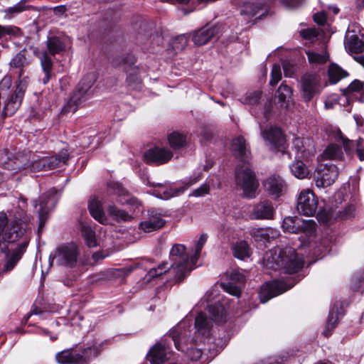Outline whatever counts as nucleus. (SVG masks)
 <instances>
[{
	"mask_svg": "<svg viewBox=\"0 0 364 364\" xmlns=\"http://www.w3.org/2000/svg\"><path fill=\"white\" fill-rule=\"evenodd\" d=\"M275 213L271 201L264 200L257 203L252 209V215L257 220L272 219Z\"/></svg>",
	"mask_w": 364,
	"mask_h": 364,
	"instance_id": "29",
	"label": "nucleus"
},
{
	"mask_svg": "<svg viewBox=\"0 0 364 364\" xmlns=\"http://www.w3.org/2000/svg\"><path fill=\"white\" fill-rule=\"evenodd\" d=\"M336 138L339 139L342 143L346 152L348 154L351 153L353 149H355L358 157L360 161L364 160V139L359 138L356 141H350L343 137L340 130L337 131V136Z\"/></svg>",
	"mask_w": 364,
	"mask_h": 364,
	"instance_id": "28",
	"label": "nucleus"
},
{
	"mask_svg": "<svg viewBox=\"0 0 364 364\" xmlns=\"http://www.w3.org/2000/svg\"><path fill=\"white\" fill-rule=\"evenodd\" d=\"M46 47L49 54L51 55L59 54L65 48L63 41L58 37L55 36L48 38Z\"/></svg>",
	"mask_w": 364,
	"mask_h": 364,
	"instance_id": "41",
	"label": "nucleus"
},
{
	"mask_svg": "<svg viewBox=\"0 0 364 364\" xmlns=\"http://www.w3.org/2000/svg\"><path fill=\"white\" fill-rule=\"evenodd\" d=\"M55 191L53 190L50 191L48 193H44L41 196L38 198V203L37 200H34L35 207L39 205L38 218L40 222V226L43 225L44 223L47 219V215L54 207L56 199L55 198Z\"/></svg>",
	"mask_w": 364,
	"mask_h": 364,
	"instance_id": "16",
	"label": "nucleus"
},
{
	"mask_svg": "<svg viewBox=\"0 0 364 364\" xmlns=\"http://www.w3.org/2000/svg\"><path fill=\"white\" fill-rule=\"evenodd\" d=\"M296 161L290 166L292 174L298 178H305L309 175V171L301 159H296Z\"/></svg>",
	"mask_w": 364,
	"mask_h": 364,
	"instance_id": "45",
	"label": "nucleus"
},
{
	"mask_svg": "<svg viewBox=\"0 0 364 364\" xmlns=\"http://www.w3.org/2000/svg\"><path fill=\"white\" fill-rule=\"evenodd\" d=\"M188 43V36L186 34H182L176 37L172 41V46L176 52L182 50Z\"/></svg>",
	"mask_w": 364,
	"mask_h": 364,
	"instance_id": "52",
	"label": "nucleus"
},
{
	"mask_svg": "<svg viewBox=\"0 0 364 364\" xmlns=\"http://www.w3.org/2000/svg\"><path fill=\"white\" fill-rule=\"evenodd\" d=\"M233 255L240 259H245L250 256V249L245 241H240L232 246Z\"/></svg>",
	"mask_w": 364,
	"mask_h": 364,
	"instance_id": "44",
	"label": "nucleus"
},
{
	"mask_svg": "<svg viewBox=\"0 0 364 364\" xmlns=\"http://www.w3.org/2000/svg\"><path fill=\"white\" fill-rule=\"evenodd\" d=\"M314 21L318 25H324L326 21V14L325 12L321 11L316 13L314 15Z\"/></svg>",
	"mask_w": 364,
	"mask_h": 364,
	"instance_id": "60",
	"label": "nucleus"
},
{
	"mask_svg": "<svg viewBox=\"0 0 364 364\" xmlns=\"http://www.w3.org/2000/svg\"><path fill=\"white\" fill-rule=\"evenodd\" d=\"M339 172L336 165L333 164H321L317 168V174L315 176V183L318 188H324L331 186L335 182Z\"/></svg>",
	"mask_w": 364,
	"mask_h": 364,
	"instance_id": "14",
	"label": "nucleus"
},
{
	"mask_svg": "<svg viewBox=\"0 0 364 364\" xmlns=\"http://www.w3.org/2000/svg\"><path fill=\"white\" fill-rule=\"evenodd\" d=\"M208 239V235L205 233H203L200 235V238L198 239L196 247H195V252L192 255V262H197L198 258L200 257V252L203 249V245L206 242Z\"/></svg>",
	"mask_w": 364,
	"mask_h": 364,
	"instance_id": "53",
	"label": "nucleus"
},
{
	"mask_svg": "<svg viewBox=\"0 0 364 364\" xmlns=\"http://www.w3.org/2000/svg\"><path fill=\"white\" fill-rule=\"evenodd\" d=\"M283 70L286 77H291L294 71L293 65L288 62L283 63Z\"/></svg>",
	"mask_w": 364,
	"mask_h": 364,
	"instance_id": "61",
	"label": "nucleus"
},
{
	"mask_svg": "<svg viewBox=\"0 0 364 364\" xmlns=\"http://www.w3.org/2000/svg\"><path fill=\"white\" fill-rule=\"evenodd\" d=\"M135 63V58L131 54H128L125 56L119 57V58L113 61L114 66H124V69L127 73V81L129 86H132L134 89H138L140 87L141 80L138 76L136 70L134 68V72L131 73L130 70H127V67H130Z\"/></svg>",
	"mask_w": 364,
	"mask_h": 364,
	"instance_id": "17",
	"label": "nucleus"
},
{
	"mask_svg": "<svg viewBox=\"0 0 364 364\" xmlns=\"http://www.w3.org/2000/svg\"><path fill=\"white\" fill-rule=\"evenodd\" d=\"M235 181L237 186L243 191V196L247 198H254L259 183L252 170L247 166L237 167L235 171Z\"/></svg>",
	"mask_w": 364,
	"mask_h": 364,
	"instance_id": "6",
	"label": "nucleus"
},
{
	"mask_svg": "<svg viewBox=\"0 0 364 364\" xmlns=\"http://www.w3.org/2000/svg\"><path fill=\"white\" fill-rule=\"evenodd\" d=\"M339 318V311L338 305L333 306L330 311L328 317L326 329L323 331V334L326 337H328L332 331L336 328L337 324V321Z\"/></svg>",
	"mask_w": 364,
	"mask_h": 364,
	"instance_id": "38",
	"label": "nucleus"
},
{
	"mask_svg": "<svg viewBox=\"0 0 364 364\" xmlns=\"http://www.w3.org/2000/svg\"><path fill=\"white\" fill-rule=\"evenodd\" d=\"M354 282L353 289L358 291L361 289H364V272H360L355 275L353 278Z\"/></svg>",
	"mask_w": 364,
	"mask_h": 364,
	"instance_id": "56",
	"label": "nucleus"
},
{
	"mask_svg": "<svg viewBox=\"0 0 364 364\" xmlns=\"http://www.w3.org/2000/svg\"><path fill=\"white\" fill-rule=\"evenodd\" d=\"M321 90L320 77L316 74H305L301 79V90L305 102H309Z\"/></svg>",
	"mask_w": 364,
	"mask_h": 364,
	"instance_id": "15",
	"label": "nucleus"
},
{
	"mask_svg": "<svg viewBox=\"0 0 364 364\" xmlns=\"http://www.w3.org/2000/svg\"><path fill=\"white\" fill-rule=\"evenodd\" d=\"M281 78H282L281 67L278 64H274L272 66L269 84L271 85L274 86L279 82V81L281 80Z\"/></svg>",
	"mask_w": 364,
	"mask_h": 364,
	"instance_id": "54",
	"label": "nucleus"
},
{
	"mask_svg": "<svg viewBox=\"0 0 364 364\" xmlns=\"http://www.w3.org/2000/svg\"><path fill=\"white\" fill-rule=\"evenodd\" d=\"M355 208L353 205H348L342 212H340L339 217L341 220H348L354 215Z\"/></svg>",
	"mask_w": 364,
	"mask_h": 364,
	"instance_id": "58",
	"label": "nucleus"
},
{
	"mask_svg": "<svg viewBox=\"0 0 364 364\" xmlns=\"http://www.w3.org/2000/svg\"><path fill=\"white\" fill-rule=\"evenodd\" d=\"M81 232L85 244L89 247H95L97 246L95 232L90 226L82 224L81 226Z\"/></svg>",
	"mask_w": 364,
	"mask_h": 364,
	"instance_id": "46",
	"label": "nucleus"
},
{
	"mask_svg": "<svg viewBox=\"0 0 364 364\" xmlns=\"http://www.w3.org/2000/svg\"><path fill=\"white\" fill-rule=\"evenodd\" d=\"M226 277L228 281L220 284L222 289L231 295L240 296L241 286L245 280V271L239 268L230 269L227 271Z\"/></svg>",
	"mask_w": 364,
	"mask_h": 364,
	"instance_id": "12",
	"label": "nucleus"
},
{
	"mask_svg": "<svg viewBox=\"0 0 364 364\" xmlns=\"http://www.w3.org/2000/svg\"><path fill=\"white\" fill-rule=\"evenodd\" d=\"M326 251H328L326 247H317L313 250L312 255L314 257H316V258H321L323 257L322 254H324Z\"/></svg>",
	"mask_w": 364,
	"mask_h": 364,
	"instance_id": "62",
	"label": "nucleus"
},
{
	"mask_svg": "<svg viewBox=\"0 0 364 364\" xmlns=\"http://www.w3.org/2000/svg\"><path fill=\"white\" fill-rule=\"evenodd\" d=\"M292 144L296 159H306L315 153L313 141L311 139L296 137L293 140Z\"/></svg>",
	"mask_w": 364,
	"mask_h": 364,
	"instance_id": "23",
	"label": "nucleus"
},
{
	"mask_svg": "<svg viewBox=\"0 0 364 364\" xmlns=\"http://www.w3.org/2000/svg\"><path fill=\"white\" fill-rule=\"evenodd\" d=\"M173 156V153L165 147H154L147 150L144 154V159L149 163L162 164L168 162Z\"/></svg>",
	"mask_w": 364,
	"mask_h": 364,
	"instance_id": "24",
	"label": "nucleus"
},
{
	"mask_svg": "<svg viewBox=\"0 0 364 364\" xmlns=\"http://www.w3.org/2000/svg\"><path fill=\"white\" fill-rule=\"evenodd\" d=\"M343 156L342 148L336 144H330L321 154L323 159L329 160H341Z\"/></svg>",
	"mask_w": 364,
	"mask_h": 364,
	"instance_id": "39",
	"label": "nucleus"
},
{
	"mask_svg": "<svg viewBox=\"0 0 364 364\" xmlns=\"http://www.w3.org/2000/svg\"><path fill=\"white\" fill-rule=\"evenodd\" d=\"M21 33V30L14 26H1L0 25V39L7 36H18Z\"/></svg>",
	"mask_w": 364,
	"mask_h": 364,
	"instance_id": "51",
	"label": "nucleus"
},
{
	"mask_svg": "<svg viewBox=\"0 0 364 364\" xmlns=\"http://www.w3.org/2000/svg\"><path fill=\"white\" fill-rule=\"evenodd\" d=\"M231 149L235 156L242 161H247L250 155V151L246 144L245 139L239 136L232 139Z\"/></svg>",
	"mask_w": 364,
	"mask_h": 364,
	"instance_id": "31",
	"label": "nucleus"
},
{
	"mask_svg": "<svg viewBox=\"0 0 364 364\" xmlns=\"http://www.w3.org/2000/svg\"><path fill=\"white\" fill-rule=\"evenodd\" d=\"M329 81L331 84L337 83L341 79L346 77L348 73L335 63H331L328 70Z\"/></svg>",
	"mask_w": 364,
	"mask_h": 364,
	"instance_id": "43",
	"label": "nucleus"
},
{
	"mask_svg": "<svg viewBox=\"0 0 364 364\" xmlns=\"http://www.w3.org/2000/svg\"><path fill=\"white\" fill-rule=\"evenodd\" d=\"M284 232L298 234L305 233L306 235H312L316 229V223L314 220H304L297 216L286 217L282 223Z\"/></svg>",
	"mask_w": 364,
	"mask_h": 364,
	"instance_id": "10",
	"label": "nucleus"
},
{
	"mask_svg": "<svg viewBox=\"0 0 364 364\" xmlns=\"http://www.w3.org/2000/svg\"><path fill=\"white\" fill-rule=\"evenodd\" d=\"M309 61L316 65L323 64L328 60V55L326 51L317 53L314 51H306Z\"/></svg>",
	"mask_w": 364,
	"mask_h": 364,
	"instance_id": "49",
	"label": "nucleus"
},
{
	"mask_svg": "<svg viewBox=\"0 0 364 364\" xmlns=\"http://www.w3.org/2000/svg\"><path fill=\"white\" fill-rule=\"evenodd\" d=\"M293 287H287L286 284L282 281L274 280L267 282L262 287L259 292L260 301L266 303L272 297L282 294Z\"/></svg>",
	"mask_w": 364,
	"mask_h": 364,
	"instance_id": "18",
	"label": "nucleus"
},
{
	"mask_svg": "<svg viewBox=\"0 0 364 364\" xmlns=\"http://www.w3.org/2000/svg\"><path fill=\"white\" fill-rule=\"evenodd\" d=\"M252 235L255 237H261L264 240H267L268 234L267 230L264 229H259L257 230H253L251 232Z\"/></svg>",
	"mask_w": 364,
	"mask_h": 364,
	"instance_id": "63",
	"label": "nucleus"
},
{
	"mask_svg": "<svg viewBox=\"0 0 364 364\" xmlns=\"http://www.w3.org/2000/svg\"><path fill=\"white\" fill-rule=\"evenodd\" d=\"M263 186L269 196L274 198H277L285 191L286 183L279 176L272 175L264 181Z\"/></svg>",
	"mask_w": 364,
	"mask_h": 364,
	"instance_id": "26",
	"label": "nucleus"
},
{
	"mask_svg": "<svg viewBox=\"0 0 364 364\" xmlns=\"http://www.w3.org/2000/svg\"><path fill=\"white\" fill-rule=\"evenodd\" d=\"M219 33V28L217 26H205L194 31L192 34V41L197 46H203L210 41Z\"/></svg>",
	"mask_w": 364,
	"mask_h": 364,
	"instance_id": "25",
	"label": "nucleus"
},
{
	"mask_svg": "<svg viewBox=\"0 0 364 364\" xmlns=\"http://www.w3.org/2000/svg\"><path fill=\"white\" fill-rule=\"evenodd\" d=\"M262 136L269 143L272 149L282 151L284 154L286 140L280 128L274 126L270 127L262 132Z\"/></svg>",
	"mask_w": 364,
	"mask_h": 364,
	"instance_id": "19",
	"label": "nucleus"
},
{
	"mask_svg": "<svg viewBox=\"0 0 364 364\" xmlns=\"http://www.w3.org/2000/svg\"><path fill=\"white\" fill-rule=\"evenodd\" d=\"M275 260L276 267L273 265L272 268L283 269L285 273L293 274L297 272L304 266L303 257L297 254L292 247H286L282 250Z\"/></svg>",
	"mask_w": 364,
	"mask_h": 364,
	"instance_id": "4",
	"label": "nucleus"
},
{
	"mask_svg": "<svg viewBox=\"0 0 364 364\" xmlns=\"http://www.w3.org/2000/svg\"><path fill=\"white\" fill-rule=\"evenodd\" d=\"M26 205V199H21L18 206L10 212V218L5 213H0L1 252H6L9 250V245L18 241L27 232L31 217L23 209Z\"/></svg>",
	"mask_w": 364,
	"mask_h": 364,
	"instance_id": "2",
	"label": "nucleus"
},
{
	"mask_svg": "<svg viewBox=\"0 0 364 364\" xmlns=\"http://www.w3.org/2000/svg\"><path fill=\"white\" fill-rule=\"evenodd\" d=\"M300 34L302 38L312 41L317 37L318 32L316 29L307 28L301 31Z\"/></svg>",
	"mask_w": 364,
	"mask_h": 364,
	"instance_id": "59",
	"label": "nucleus"
},
{
	"mask_svg": "<svg viewBox=\"0 0 364 364\" xmlns=\"http://www.w3.org/2000/svg\"><path fill=\"white\" fill-rule=\"evenodd\" d=\"M212 321L208 318L205 313L200 312L195 319V328L196 332L203 336H208L212 328Z\"/></svg>",
	"mask_w": 364,
	"mask_h": 364,
	"instance_id": "35",
	"label": "nucleus"
},
{
	"mask_svg": "<svg viewBox=\"0 0 364 364\" xmlns=\"http://www.w3.org/2000/svg\"><path fill=\"white\" fill-rule=\"evenodd\" d=\"M186 141V136L178 132H173L168 136L169 144L174 149H178L185 146Z\"/></svg>",
	"mask_w": 364,
	"mask_h": 364,
	"instance_id": "48",
	"label": "nucleus"
},
{
	"mask_svg": "<svg viewBox=\"0 0 364 364\" xmlns=\"http://www.w3.org/2000/svg\"><path fill=\"white\" fill-rule=\"evenodd\" d=\"M107 211L110 216H112L117 222H127L132 219V217L126 211L119 209L114 205H109Z\"/></svg>",
	"mask_w": 364,
	"mask_h": 364,
	"instance_id": "47",
	"label": "nucleus"
},
{
	"mask_svg": "<svg viewBox=\"0 0 364 364\" xmlns=\"http://www.w3.org/2000/svg\"><path fill=\"white\" fill-rule=\"evenodd\" d=\"M209 313L216 323H224L226 321V312L220 303H215L208 306Z\"/></svg>",
	"mask_w": 364,
	"mask_h": 364,
	"instance_id": "40",
	"label": "nucleus"
},
{
	"mask_svg": "<svg viewBox=\"0 0 364 364\" xmlns=\"http://www.w3.org/2000/svg\"><path fill=\"white\" fill-rule=\"evenodd\" d=\"M10 66L14 68H19L20 70L18 72V78L19 81L23 78H26V80L28 82V77H23V68L27 66L29 64V60L27 59L26 56V50H22L18 52L10 61Z\"/></svg>",
	"mask_w": 364,
	"mask_h": 364,
	"instance_id": "36",
	"label": "nucleus"
},
{
	"mask_svg": "<svg viewBox=\"0 0 364 364\" xmlns=\"http://www.w3.org/2000/svg\"><path fill=\"white\" fill-rule=\"evenodd\" d=\"M99 354L98 347L95 346L84 348L82 353H73L70 350L58 353L55 359L59 364H87L92 357Z\"/></svg>",
	"mask_w": 364,
	"mask_h": 364,
	"instance_id": "8",
	"label": "nucleus"
},
{
	"mask_svg": "<svg viewBox=\"0 0 364 364\" xmlns=\"http://www.w3.org/2000/svg\"><path fill=\"white\" fill-rule=\"evenodd\" d=\"M318 208V199L312 191L302 190L298 197L296 210L299 213L305 216L314 215Z\"/></svg>",
	"mask_w": 364,
	"mask_h": 364,
	"instance_id": "13",
	"label": "nucleus"
},
{
	"mask_svg": "<svg viewBox=\"0 0 364 364\" xmlns=\"http://www.w3.org/2000/svg\"><path fill=\"white\" fill-rule=\"evenodd\" d=\"M346 48L353 53H360L364 49V43L353 31H348L345 40Z\"/></svg>",
	"mask_w": 364,
	"mask_h": 364,
	"instance_id": "33",
	"label": "nucleus"
},
{
	"mask_svg": "<svg viewBox=\"0 0 364 364\" xmlns=\"http://www.w3.org/2000/svg\"><path fill=\"white\" fill-rule=\"evenodd\" d=\"M79 250L75 243H67L57 247L54 252L50 255L51 263L59 266L73 267L76 264Z\"/></svg>",
	"mask_w": 364,
	"mask_h": 364,
	"instance_id": "7",
	"label": "nucleus"
},
{
	"mask_svg": "<svg viewBox=\"0 0 364 364\" xmlns=\"http://www.w3.org/2000/svg\"><path fill=\"white\" fill-rule=\"evenodd\" d=\"M5 168L16 171L29 170L31 171H45L43 156L28 153L27 155H18L14 161H10L5 164Z\"/></svg>",
	"mask_w": 364,
	"mask_h": 364,
	"instance_id": "5",
	"label": "nucleus"
},
{
	"mask_svg": "<svg viewBox=\"0 0 364 364\" xmlns=\"http://www.w3.org/2000/svg\"><path fill=\"white\" fill-rule=\"evenodd\" d=\"M97 79V75L95 72L85 75L64 106L63 111L65 112H75L78 107L92 95L93 90H92V87Z\"/></svg>",
	"mask_w": 364,
	"mask_h": 364,
	"instance_id": "3",
	"label": "nucleus"
},
{
	"mask_svg": "<svg viewBox=\"0 0 364 364\" xmlns=\"http://www.w3.org/2000/svg\"><path fill=\"white\" fill-rule=\"evenodd\" d=\"M168 262H164L157 267L151 268L144 278V282H149L154 278L168 273L173 276L175 284L181 283L194 268L196 262H192V255L190 257L185 245L174 244L169 252Z\"/></svg>",
	"mask_w": 364,
	"mask_h": 364,
	"instance_id": "1",
	"label": "nucleus"
},
{
	"mask_svg": "<svg viewBox=\"0 0 364 364\" xmlns=\"http://www.w3.org/2000/svg\"><path fill=\"white\" fill-rule=\"evenodd\" d=\"M88 209L91 215L100 223H105L107 218L104 213L102 205L97 199H92L89 202Z\"/></svg>",
	"mask_w": 364,
	"mask_h": 364,
	"instance_id": "37",
	"label": "nucleus"
},
{
	"mask_svg": "<svg viewBox=\"0 0 364 364\" xmlns=\"http://www.w3.org/2000/svg\"><path fill=\"white\" fill-rule=\"evenodd\" d=\"M32 49L33 54L39 59L43 70V75L40 77L39 80L46 85L52 76L53 60L47 50H41L38 48H32Z\"/></svg>",
	"mask_w": 364,
	"mask_h": 364,
	"instance_id": "22",
	"label": "nucleus"
},
{
	"mask_svg": "<svg viewBox=\"0 0 364 364\" xmlns=\"http://www.w3.org/2000/svg\"><path fill=\"white\" fill-rule=\"evenodd\" d=\"M170 336L171 340L173 341L176 348L178 350L185 352L191 360H198L201 358L203 352L200 348L193 346L187 347L183 344L185 338L181 335L178 329H173L171 332Z\"/></svg>",
	"mask_w": 364,
	"mask_h": 364,
	"instance_id": "21",
	"label": "nucleus"
},
{
	"mask_svg": "<svg viewBox=\"0 0 364 364\" xmlns=\"http://www.w3.org/2000/svg\"><path fill=\"white\" fill-rule=\"evenodd\" d=\"M363 87V82L355 80L343 90V94L349 100H355L363 102L364 101Z\"/></svg>",
	"mask_w": 364,
	"mask_h": 364,
	"instance_id": "30",
	"label": "nucleus"
},
{
	"mask_svg": "<svg viewBox=\"0 0 364 364\" xmlns=\"http://www.w3.org/2000/svg\"><path fill=\"white\" fill-rule=\"evenodd\" d=\"M112 188L119 196H124L127 193L126 190L119 183H114Z\"/></svg>",
	"mask_w": 364,
	"mask_h": 364,
	"instance_id": "64",
	"label": "nucleus"
},
{
	"mask_svg": "<svg viewBox=\"0 0 364 364\" xmlns=\"http://www.w3.org/2000/svg\"><path fill=\"white\" fill-rule=\"evenodd\" d=\"M201 178L200 172L194 173L190 178L184 179L179 187H164L159 186V189L155 191V195L161 199L168 200L171 197L178 196L183 193L186 189L200 181Z\"/></svg>",
	"mask_w": 364,
	"mask_h": 364,
	"instance_id": "11",
	"label": "nucleus"
},
{
	"mask_svg": "<svg viewBox=\"0 0 364 364\" xmlns=\"http://www.w3.org/2000/svg\"><path fill=\"white\" fill-rule=\"evenodd\" d=\"M20 239H22V242L18 244L17 247L11 255L7 254L6 262L2 269L3 272H9L11 271L25 252L29 242V238L27 236L26 232Z\"/></svg>",
	"mask_w": 364,
	"mask_h": 364,
	"instance_id": "20",
	"label": "nucleus"
},
{
	"mask_svg": "<svg viewBox=\"0 0 364 364\" xmlns=\"http://www.w3.org/2000/svg\"><path fill=\"white\" fill-rule=\"evenodd\" d=\"M165 224V220L161 215L156 210H150L148 212V218L139 224L140 229L146 232H149L161 228Z\"/></svg>",
	"mask_w": 364,
	"mask_h": 364,
	"instance_id": "27",
	"label": "nucleus"
},
{
	"mask_svg": "<svg viewBox=\"0 0 364 364\" xmlns=\"http://www.w3.org/2000/svg\"><path fill=\"white\" fill-rule=\"evenodd\" d=\"M273 0H268V2H250L245 0H236L232 1V3L235 5L240 6V14L245 18V20H248L254 17L260 10L263 9V6L267 4H270ZM282 3L289 9H294L299 6L303 0H281Z\"/></svg>",
	"mask_w": 364,
	"mask_h": 364,
	"instance_id": "9",
	"label": "nucleus"
},
{
	"mask_svg": "<svg viewBox=\"0 0 364 364\" xmlns=\"http://www.w3.org/2000/svg\"><path fill=\"white\" fill-rule=\"evenodd\" d=\"M69 159L67 149H62L57 155L52 156H43L45 171L53 170L65 164Z\"/></svg>",
	"mask_w": 364,
	"mask_h": 364,
	"instance_id": "32",
	"label": "nucleus"
},
{
	"mask_svg": "<svg viewBox=\"0 0 364 364\" xmlns=\"http://www.w3.org/2000/svg\"><path fill=\"white\" fill-rule=\"evenodd\" d=\"M261 97V92L259 91H256L249 95L245 98V102L248 105H256Z\"/></svg>",
	"mask_w": 364,
	"mask_h": 364,
	"instance_id": "57",
	"label": "nucleus"
},
{
	"mask_svg": "<svg viewBox=\"0 0 364 364\" xmlns=\"http://www.w3.org/2000/svg\"><path fill=\"white\" fill-rule=\"evenodd\" d=\"M209 191L210 186L205 183L202 184L199 188L194 189L189 196L193 197H203L208 194Z\"/></svg>",
	"mask_w": 364,
	"mask_h": 364,
	"instance_id": "55",
	"label": "nucleus"
},
{
	"mask_svg": "<svg viewBox=\"0 0 364 364\" xmlns=\"http://www.w3.org/2000/svg\"><path fill=\"white\" fill-rule=\"evenodd\" d=\"M291 95V88L284 82L280 85L275 93V97L278 99V102L281 104V106H282L284 104L289 103Z\"/></svg>",
	"mask_w": 364,
	"mask_h": 364,
	"instance_id": "42",
	"label": "nucleus"
},
{
	"mask_svg": "<svg viewBox=\"0 0 364 364\" xmlns=\"http://www.w3.org/2000/svg\"><path fill=\"white\" fill-rule=\"evenodd\" d=\"M147 358L151 364H161L167 360L166 349L161 343H156L150 349Z\"/></svg>",
	"mask_w": 364,
	"mask_h": 364,
	"instance_id": "34",
	"label": "nucleus"
},
{
	"mask_svg": "<svg viewBox=\"0 0 364 364\" xmlns=\"http://www.w3.org/2000/svg\"><path fill=\"white\" fill-rule=\"evenodd\" d=\"M26 0H21L19 2L14 5L13 6L9 7L5 10V13L8 15L14 16L21 13L24 11L28 10L31 6L26 5Z\"/></svg>",
	"mask_w": 364,
	"mask_h": 364,
	"instance_id": "50",
	"label": "nucleus"
}]
</instances>
